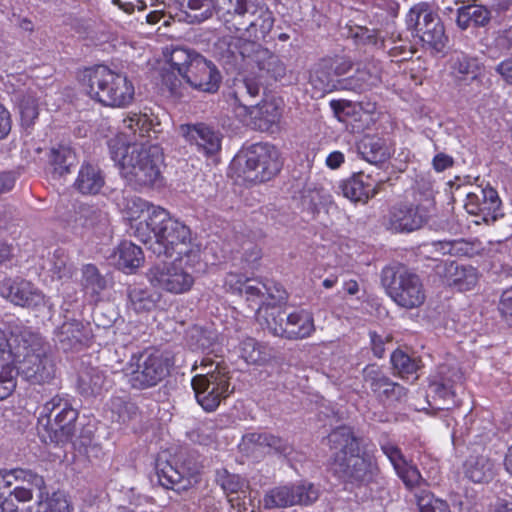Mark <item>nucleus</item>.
Listing matches in <instances>:
<instances>
[{"label":"nucleus","instance_id":"58836bf2","mask_svg":"<svg viewBox=\"0 0 512 512\" xmlns=\"http://www.w3.org/2000/svg\"><path fill=\"white\" fill-rule=\"evenodd\" d=\"M56 341L64 351L75 349L83 341V325L76 320L64 322L56 330Z\"/></svg>","mask_w":512,"mask_h":512},{"label":"nucleus","instance_id":"8fccbe9b","mask_svg":"<svg viewBox=\"0 0 512 512\" xmlns=\"http://www.w3.org/2000/svg\"><path fill=\"white\" fill-rule=\"evenodd\" d=\"M189 338L192 349L206 350L213 345L216 335L212 331L195 326L190 330Z\"/></svg>","mask_w":512,"mask_h":512},{"label":"nucleus","instance_id":"c9c22d12","mask_svg":"<svg viewBox=\"0 0 512 512\" xmlns=\"http://www.w3.org/2000/svg\"><path fill=\"white\" fill-rule=\"evenodd\" d=\"M381 81L380 68L375 63L365 64L362 68L357 69L355 75L350 79L344 80V89L354 91H364Z\"/></svg>","mask_w":512,"mask_h":512},{"label":"nucleus","instance_id":"7ed1b4c3","mask_svg":"<svg viewBox=\"0 0 512 512\" xmlns=\"http://www.w3.org/2000/svg\"><path fill=\"white\" fill-rule=\"evenodd\" d=\"M112 160L121 176L134 188L155 187L162 184L164 155L157 144L124 143L121 138L108 143Z\"/></svg>","mask_w":512,"mask_h":512},{"label":"nucleus","instance_id":"9b49d317","mask_svg":"<svg viewBox=\"0 0 512 512\" xmlns=\"http://www.w3.org/2000/svg\"><path fill=\"white\" fill-rule=\"evenodd\" d=\"M406 25L423 46L440 52L445 46L444 27L437 14L427 3L414 5L406 15Z\"/></svg>","mask_w":512,"mask_h":512},{"label":"nucleus","instance_id":"6ab92c4d","mask_svg":"<svg viewBox=\"0 0 512 512\" xmlns=\"http://www.w3.org/2000/svg\"><path fill=\"white\" fill-rule=\"evenodd\" d=\"M157 118L146 112H130L122 121V130L120 135L114 139L121 138L124 143H140L149 144L152 134L159 133L157 127L159 123Z\"/></svg>","mask_w":512,"mask_h":512},{"label":"nucleus","instance_id":"a18cd8bd","mask_svg":"<svg viewBox=\"0 0 512 512\" xmlns=\"http://www.w3.org/2000/svg\"><path fill=\"white\" fill-rule=\"evenodd\" d=\"M239 354L248 364H260L268 358L266 347L251 337H246L240 342Z\"/></svg>","mask_w":512,"mask_h":512},{"label":"nucleus","instance_id":"37998d69","mask_svg":"<svg viewBox=\"0 0 512 512\" xmlns=\"http://www.w3.org/2000/svg\"><path fill=\"white\" fill-rule=\"evenodd\" d=\"M49 161L53 167V174L61 177L69 172L75 162V153L70 147L59 146L51 149Z\"/></svg>","mask_w":512,"mask_h":512},{"label":"nucleus","instance_id":"338daca9","mask_svg":"<svg viewBox=\"0 0 512 512\" xmlns=\"http://www.w3.org/2000/svg\"><path fill=\"white\" fill-rule=\"evenodd\" d=\"M345 162V155L341 151L335 150L330 152L326 159L325 165L331 169L336 170Z\"/></svg>","mask_w":512,"mask_h":512},{"label":"nucleus","instance_id":"a211bd4d","mask_svg":"<svg viewBox=\"0 0 512 512\" xmlns=\"http://www.w3.org/2000/svg\"><path fill=\"white\" fill-rule=\"evenodd\" d=\"M179 133L196 152L210 157L221 149L222 135L205 123L183 124Z\"/></svg>","mask_w":512,"mask_h":512},{"label":"nucleus","instance_id":"f8f14e48","mask_svg":"<svg viewBox=\"0 0 512 512\" xmlns=\"http://www.w3.org/2000/svg\"><path fill=\"white\" fill-rule=\"evenodd\" d=\"M383 283L391 299L400 307L414 309L420 307L426 299V293L418 275L406 270H383Z\"/></svg>","mask_w":512,"mask_h":512},{"label":"nucleus","instance_id":"c03bdc74","mask_svg":"<svg viewBox=\"0 0 512 512\" xmlns=\"http://www.w3.org/2000/svg\"><path fill=\"white\" fill-rule=\"evenodd\" d=\"M462 374L453 373L451 378L435 379L429 384L428 397L440 399L443 401L451 400L454 397L453 383L461 382Z\"/></svg>","mask_w":512,"mask_h":512},{"label":"nucleus","instance_id":"680f3d73","mask_svg":"<svg viewBox=\"0 0 512 512\" xmlns=\"http://www.w3.org/2000/svg\"><path fill=\"white\" fill-rule=\"evenodd\" d=\"M187 6L190 10H202L200 20L207 19L212 15V0H188Z\"/></svg>","mask_w":512,"mask_h":512},{"label":"nucleus","instance_id":"49530a36","mask_svg":"<svg viewBox=\"0 0 512 512\" xmlns=\"http://www.w3.org/2000/svg\"><path fill=\"white\" fill-rule=\"evenodd\" d=\"M391 363L401 378L417 379L418 376H415V374L419 369V364L416 359L411 358L401 350H396L391 355Z\"/></svg>","mask_w":512,"mask_h":512},{"label":"nucleus","instance_id":"b1692460","mask_svg":"<svg viewBox=\"0 0 512 512\" xmlns=\"http://www.w3.org/2000/svg\"><path fill=\"white\" fill-rule=\"evenodd\" d=\"M216 481L228 496L231 507L237 512H254V506L249 499L246 501L247 482L236 474H230L227 470L217 472Z\"/></svg>","mask_w":512,"mask_h":512},{"label":"nucleus","instance_id":"ea45409f","mask_svg":"<svg viewBox=\"0 0 512 512\" xmlns=\"http://www.w3.org/2000/svg\"><path fill=\"white\" fill-rule=\"evenodd\" d=\"M357 147L363 159L370 163L382 162L389 156L385 141L377 136H364Z\"/></svg>","mask_w":512,"mask_h":512},{"label":"nucleus","instance_id":"6e6d98bb","mask_svg":"<svg viewBox=\"0 0 512 512\" xmlns=\"http://www.w3.org/2000/svg\"><path fill=\"white\" fill-rule=\"evenodd\" d=\"M474 62L464 54H457L451 59V68L456 75L473 73Z\"/></svg>","mask_w":512,"mask_h":512},{"label":"nucleus","instance_id":"4c0bfd02","mask_svg":"<svg viewBox=\"0 0 512 512\" xmlns=\"http://www.w3.org/2000/svg\"><path fill=\"white\" fill-rule=\"evenodd\" d=\"M310 83L319 97L345 87L344 80H337L329 71L328 64L323 61L311 73Z\"/></svg>","mask_w":512,"mask_h":512},{"label":"nucleus","instance_id":"e433bc0d","mask_svg":"<svg viewBox=\"0 0 512 512\" xmlns=\"http://www.w3.org/2000/svg\"><path fill=\"white\" fill-rule=\"evenodd\" d=\"M249 114L259 120L258 127L267 130L278 123L282 113V101L277 99L266 100L258 106H251Z\"/></svg>","mask_w":512,"mask_h":512},{"label":"nucleus","instance_id":"de8ad7c7","mask_svg":"<svg viewBox=\"0 0 512 512\" xmlns=\"http://www.w3.org/2000/svg\"><path fill=\"white\" fill-rule=\"evenodd\" d=\"M129 299L132 309L137 313H141L155 308L160 299V295L146 289L135 287L130 290Z\"/></svg>","mask_w":512,"mask_h":512},{"label":"nucleus","instance_id":"864d4df0","mask_svg":"<svg viewBox=\"0 0 512 512\" xmlns=\"http://www.w3.org/2000/svg\"><path fill=\"white\" fill-rule=\"evenodd\" d=\"M22 124L30 126L38 117V106L35 99H23L19 104Z\"/></svg>","mask_w":512,"mask_h":512},{"label":"nucleus","instance_id":"3c124183","mask_svg":"<svg viewBox=\"0 0 512 512\" xmlns=\"http://www.w3.org/2000/svg\"><path fill=\"white\" fill-rule=\"evenodd\" d=\"M111 419L116 422H125L130 417V412L134 408L133 404L125 402L120 397H114L110 400Z\"/></svg>","mask_w":512,"mask_h":512},{"label":"nucleus","instance_id":"dca6fc26","mask_svg":"<svg viewBox=\"0 0 512 512\" xmlns=\"http://www.w3.org/2000/svg\"><path fill=\"white\" fill-rule=\"evenodd\" d=\"M318 496V490L313 484L301 482L295 485H285L271 489L266 493L263 505L267 509L310 505L318 499Z\"/></svg>","mask_w":512,"mask_h":512},{"label":"nucleus","instance_id":"052dcab7","mask_svg":"<svg viewBox=\"0 0 512 512\" xmlns=\"http://www.w3.org/2000/svg\"><path fill=\"white\" fill-rule=\"evenodd\" d=\"M48 512H73V508L63 492H54L52 493V505Z\"/></svg>","mask_w":512,"mask_h":512},{"label":"nucleus","instance_id":"cd10ccee","mask_svg":"<svg viewBox=\"0 0 512 512\" xmlns=\"http://www.w3.org/2000/svg\"><path fill=\"white\" fill-rule=\"evenodd\" d=\"M194 56H199V54L184 48H174L169 54H165L172 71L164 74L162 79L163 83L172 94H179V87L182 83L183 74L185 73L186 68L190 66Z\"/></svg>","mask_w":512,"mask_h":512},{"label":"nucleus","instance_id":"c756f323","mask_svg":"<svg viewBox=\"0 0 512 512\" xmlns=\"http://www.w3.org/2000/svg\"><path fill=\"white\" fill-rule=\"evenodd\" d=\"M381 449L393 465L397 475L408 488L418 486L422 477L418 469L410 464L402 455L400 449L389 441L381 443Z\"/></svg>","mask_w":512,"mask_h":512},{"label":"nucleus","instance_id":"603ef678","mask_svg":"<svg viewBox=\"0 0 512 512\" xmlns=\"http://www.w3.org/2000/svg\"><path fill=\"white\" fill-rule=\"evenodd\" d=\"M420 512H450L448 504L432 495H424L418 498Z\"/></svg>","mask_w":512,"mask_h":512},{"label":"nucleus","instance_id":"a19ab883","mask_svg":"<svg viewBox=\"0 0 512 512\" xmlns=\"http://www.w3.org/2000/svg\"><path fill=\"white\" fill-rule=\"evenodd\" d=\"M23 480L35 486L38 489H41L44 486L43 477L32 473L31 471L23 470V469H13V470H4L0 471V501L4 502V497L6 489H8L11 485H13L14 481Z\"/></svg>","mask_w":512,"mask_h":512},{"label":"nucleus","instance_id":"bb28decb","mask_svg":"<svg viewBox=\"0 0 512 512\" xmlns=\"http://www.w3.org/2000/svg\"><path fill=\"white\" fill-rule=\"evenodd\" d=\"M365 382L380 400L400 401L406 395L404 387L392 382L377 366L364 370Z\"/></svg>","mask_w":512,"mask_h":512},{"label":"nucleus","instance_id":"aec40b11","mask_svg":"<svg viewBox=\"0 0 512 512\" xmlns=\"http://www.w3.org/2000/svg\"><path fill=\"white\" fill-rule=\"evenodd\" d=\"M464 206L469 214L479 216L485 223H490L500 215L501 200L492 187H475L467 193Z\"/></svg>","mask_w":512,"mask_h":512},{"label":"nucleus","instance_id":"39448f33","mask_svg":"<svg viewBox=\"0 0 512 512\" xmlns=\"http://www.w3.org/2000/svg\"><path fill=\"white\" fill-rule=\"evenodd\" d=\"M159 222L152 229L148 248L157 256L191 258L201 261L200 245L192 238L191 230L183 222L173 218L168 211H158Z\"/></svg>","mask_w":512,"mask_h":512},{"label":"nucleus","instance_id":"f3484780","mask_svg":"<svg viewBox=\"0 0 512 512\" xmlns=\"http://www.w3.org/2000/svg\"><path fill=\"white\" fill-rule=\"evenodd\" d=\"M240 450L247 456L257 457L265 453H275L292 460L293 447L286 439L269 432L245 434L239 444Z\"/></svg>","mask_w":512,"mask_h":512},{"label":"nucleus","instance_id":"4d7b16f0","mask_svg":"<svg viewBox=\"0 0 512 512\" xmlns=\"http://www.w3.org/2000/svg\"><path fill=\"white\" fill-rule=\"evenodd\" d=\"M216 426L213 420L204 421L197 429L198 441L203 445L211 444L216 438Z\"/></svg>","mask_w":512,"mask_h":512},{"label":"nucleus","instance_id":"79ce46f5","mask_svg":"<svg viewBox=\"0 0 512 512\" xmlns=\"http://www.w3.org/2000/svg\"><path fill=\"white\" fill-rule=\"evenodd\" d=\"M490 20V12L481 5H469L458 9L457 25L465 30L471 26H484Z\"/></svg>","mask_w":512,"mask_h":512},{"label":"nucleus","instance_id":"72a5a7b5","mask_svg":"<svg viewBox=\"0 0 512 512\" xmlns=\"http://www.w3.org/2000/svg\"><path fill=\"white\" fill-rule=\"evenodd\" d=\"M113 258L115 265L125 273L134 272L144 263V254L141 248L127 240L118 245Z\"/></svg>","mask_w":512,"mask_h":512},{"label":"nucleus","instance_id":"2eb2a0df","mask_svg":"<svg viewBox=\"0 0 512 512\" xmlns=\"http://www.w3.org/2000/svg\"><path fill=\"white\" fill-rule=\"evenodd\" d=\"M243 177L247 182L270 180L281 167L278 151L267 144H255L244 154Z\"/></svg>","mask_w":512,"mask_h":512},{"label":"nucleus","instance_id":"2f4dec72","mask_svg":"<svg viewBox=\"0 0 512 512\" xmlns=\"http://www.w3.org/2000/svg\"><path fill=\"white\" fill-rule=\"evenodd\" d=\"M464 475L474 483H488L496 473L495 463L485 455L470 456L463 465Z\"/></svg>","mask_w":512,"mask_h":512},{"label":"nucleus","instance_id":"4be33fe9","mask_svg":"<svg viewBox=\"0 0 512 512\" xmlns=\"http://www.w3.org/2000/svg\"><path fill=\"white\" fill-rule=\"evenodd\" d=\"M0 295L21 307L38 308L48 304L45 295L32 283L25 280H3L0 284Z\"/></svg>","mask_w":512,"mask_h":512},{"label":"nucleus","instance_id":"69168bd1","mask_svg":"<svg viewBox=\"0 0 512 512\" xmlns=\"http://www.w3.org/2000/svg\"><path fill=\"white\" fill-rule=\"evenodd\" d=\"M435 171L442 172L453 165V158L444 153H438L432 160Z\"/></svg>","mask_w":512,"mask_h":512},{"label":"nucleus","instance_id":"423d86ee","mask_svg":"<svg viewBox=\"0 0 512 512\" xmlns=\"http://www.w3.org/2000/svg\"><path fill=\"white\" fill-rule=\"evenodd\" d=\"M80 83L83 91L93 100L109 107L123 108L134 99L132 81L123 73L99 65L85 69Z\"/></svg>","mask_w":512,"mask_h":512},{"label":"nucleus","instance_id":"c85d7f7f","mask_svg":"<svg viewBox=\"0 0 512 512\" xmlns=\"http://www.w3.org/2000/svg\"><path fill=\"white\" fill-rule=\"evenodd\" d=\"M379 186V182L372 176L359 172L345 180L340 188L345 198L353 202L366 203L378 193Z\"/></svg>","mask_w":512,"mask_h":512},{"label":"nucleus","instance_id":"f704fd0d","mask_svg":"<svg viewBox=\"0 0 512 512\" xmlns=\"http://www.w3.org/2000/svg\"><path fill=\"white\" fill-rule=\"evenodd\" d=\"M110 386V378L99 368H90L79 376L78 389L84 396L100 395Z\"/></svg>","mask_w":512,"mask_h":512},{"label":"nucleus","instance_id":"20e7f679","mask_svg":"<svg viewBox=\"0 0 512 512\" xmlns=\"http://www.w3.org/2000/svg\"><path fill=\"white\" fill-rule=\"evenodd\" d=\"M327 444L334 450L332 471L346 482L365 484L373 479L376 466L369 455L360 454L357 439L350 427L341 426L327 437Z\"/></svg>","mask_w":512,"mask_h":512},{"label":"nucleus","instance_id":"ddd939ff","mask_svg":"<svg viewBox=\"0 0 512 512\" xmlns=\"http://www.w3.org/2000/svg\"><path fill=\"white\" fill-rule=\"evenodd\" d=\"M118 206L131 233L143 243H148L152 229L160 221L155 215L159 214L158 211H167L136 196L123 197Z\"/></svg>","mask_w":512,"mask_h":512},{"label":"nucleus","instance_id":"e2e57ef3","mask_svg":"<svg viewBox=\"0 0 512 512\" xmlns=\"http://www.w3.org/2000/svg\"><path fill=\"white\" fill-rule=\"evenodd\" d=\"M33 498V494L30 488H26L23 486H17L13 491L9 492V496L4 499V501L11 499L12 503L15 505L13 499L18 501L19 503H25L31 501Z\"/></svg>","mask_w":512,"mask_h":512},{"label":"nucleus","instance_id":"9d476101","mask_svg":"<svg viewBox=\"0 0 512 512\" xmlns=\"http://www.w3.org/2000/svg\"><path fill=\"white\" fill-rule=\"evenodd\" d=\"M170 358L159 350L132 356L124 375L132 387L143 389L158 384L169 372Z\"/></svg>","mask_w":512,"mask_h":512},{"label":"nucleus","instance_id":"0eeeda50","mask_svg":"<svg viewBox=\"0 0 512 512\" xmlns=\"http://www.w3.org/2000/svg\"><path fill=\"white\" fill-rule=\"evenodd\" d=\"M193 371H199L191 380L195 398L206 411H214L232 392L230 384V370L221 362L203 359L199 365L195 364Z\"/></svg>","mask_w":512,"mask_h":512},{"label":"nucleus","instance_id":"bf43d9fd","mask_svg":"<svg viewBox=\"0 0 512 512\" xmlns=\"http://www.w3.org/2000/svg\"><path fill=\"white\" fill-rule=\"evenodd\" d=\"M499 310L507 323L512 326V287L502 293Z\"/></svg>","mask_w":512,"mask_h":512},{"label":"nucleus","instance_id":"774afa93","mask_svg":"<svg viewBox=\"0 0 512 512\" xmlns=\"http://www.w3.org/2000/svg\"><path fill=\"white\" fill-rule=\"evenodd\" d=\"M487 512H512V499L497 498L490 503Z\"/></svg>","mask_w":512,"mask_h":512},{"label":"nucleus","instance_id":"0e129e2a","mask_svg":"<svg viewBox=\"0 0 512 512\" xmlns=\"http://www.w3.org/2000/svg\"><path fill=\"white\" fill-rule=\"evenodd\" d=\"M355 38L365 44H378V35L374 30L365 27H358L355 32Z\"/></svg>","mask_w":512,"mask_h":512},{"label":"nucleus","instance_id":"473e14b6","mask_svg":"<svg viewBox=\"0 0 512 512\" xmlns=\"http://www.w3.org/2000/svg\"><path fill=\"white\" fill-rule=\"evenodd\" d=\"M104 184L105 179L99 167L88 163L81 166L74 187L83 195H96Z\"/></svg>","mask_w":512,"mask_h":512},{"label":"nucleus","instance_id":"5fc2aeb1","mask_svg":"<svg viewBox=\"0 0 512 512\" xmlns=\"http://www.w3.org/2000/svg\"><path fill=\"white\" fill-rule=\"evenodd\" d=\"M44 488H45V485L41 489H39L40 492L37 496V500L35 503H33L32 505H29L25 508H22L20 510L15 505V507L17 509L15 512H48L52 505V494L51 495L46 494L43 491Z\"/></svg>","mask_w":512,"mask_h":512},{"label":"nucleus","instance_id":"f257e3e1","mask_svg":"<svg viewBox=\"0 0 512 512\" xmlns=\"http://www.w3.org/2000/svg\"><path fill=\"white\" fill-rule=\"evenodd\" d=\"M230 7L238 15H249L246 37L231 38L227 44L226 57L239 68L242 74V88L254 98L259 94L263 81L270 77L282 78L286 68L278 56L262 47L257 41L264 39L274 25L272 12L264 5H254L246 0H228Z\"/></svg>","mask_w":512,"mask_h":512},{"label":"nucleus","instance_id":"6e6552de","mask_svg":"<svg viewBox=\"0 0 512 512\" xmlns=\"http://www.w3.org/2000/svg\"><path fill=\"white\" fill-rule=\"evenodd\" d=\"M78 417L67 397L56 395L46 402L38 417L37 430L44 442L64 443L72 439Z\"/></svg>","mask_w":512,"mask_h":512},{"label":"nucleus","instance_id":"5701e85b","mask_svg":"<svg viewBox=\"0 0 512 512\" xmlns=\"http://www.w3.org/2000/svg\"><path fill=\"white\" fill-rule=\"evenodd\" d=\"M156 473L160 484L167 489L187 490L197 482V475L190 469L162 457L156 461Z\"/></svg>","mask_w":512,"mask_h":512},{"label":"nucleus","instance_id":"393cba45","mask_svg":"<svg viewBox=\"0 0 512 512\" xmlns=\"http://www.w3.org/2000/svg\"><path fill=\"white\" fill-rule=\"evenodd\" d=\"M426 218L423 208L413 204H400L391 209L387 227L394 232H411L419 229Z\"/></svg>","mask_w":512,"mask_h":512},{"label":"nucleus","instance_id":"09e8293b","mask_svg":"<svg viewBox=\"0 0 512 512\" xmlns=\"http://www.w3.org/2000/svg\"><path fill=\"white\" fill-rule=\"evenodd\" d=\"M81 284L86 293L92 295H98L106 286L104 278L92 264L83 266Z\"/></svg>","mask_w":512,"mask_h":512},{"label":"nucleus","instance_id":"13d9d810","mask_svg":"<svg viewBox=\"0 0 512 512\" xmlns=\"http://www.w3.org/2000/svg\"><path fill=\"white\" fill-rule=\"evenodd\" d=\"M328 64L329 71L337 79V77L346 74L352 67L351 61L345 57H336L333 60H324Z\"/></svg>","mask_w":512,"mask_h":512},{"label":"nucleus","instance_id":"a878e982","mask_svg":"<svg viewBox=\"0 0 512 512\" xmlns=\"http://www.w3.org/2000/svg\"><path fill=\"white\" fill-rule=\"evenodd\" d=\"M436 273L446 285L460 291L472 289L478 281V273L472 266L459 265L456 262H444L437 266Z\"/></svg>","mask_w":512,"mask_h":512},{"label":"nucleus","instance_id":"412c9836","mask_svg":"<svg viewBox=\"0 0 512 512\" xmlns=\"http://www.w3.org/2000/svg\"><path fill=\"white\" fill-rule=\"evenodd\" d=\"M192 88L213 93L219 88L221 76L216 66L203 56H194L190 66L183 74V79Z\"/></svg>","mask_w":512,"mask_h":512},{"label":"nucleus","instance_id":"f03ea898","mask_svg":"<svg viewBox=\"0 0 512 512\" xmlns=\"http://www.w3.org/2000/svg\"><path fill=\"white\" fill-rule=\"evenodd\" d=\"M41 384L54 376V364L46 354L42 338L28 330L11 333L0 330V400L8 397L16 386L15 377Z\"/></svg>","mask_w":512,"mask_h":512},{"label":"nucleus","instance_id":"1a4fd4ad","mask_svg":"<svg viewBox=\"0 0 512 512\" xmlns=\"http://www.w3.org/2000/svg\"><path fill=\"white\" fill-rule=\"evenodd\" d=\"M201 261L191 258H174L171 263L152 266L147 272L149 283L156 289L171 294L189 292L196 280V271Z\"/></svg>","mask_w":512,"mask_h":512},{"label":"nucleus","instance_id":"4468645a","mask_svg":"<svg viewBox=\"0 0 512 512\" xmlns=\"http://www.w3.org/2000/svg\"><path fill=\"white\" fill-rule=\"evenodd\" d=\"M277 309L271 307L269 316L265 318L266 329L274 336L290 340L310 337L315 331L314 317L307 309H297L286 316V320L276 316Z\"/></svg>","mask_w":512,"mask_h":512},{"label":"nucleus","instance_id":"7c9ffc66","mask_svg":"<svg viewBox=\"0 0 512 512\" xmlns=\"http://www.w3.org/2000/svg\"><path fill=\"white\" fill-rule=\"evenodd\" d=\"M237 283H239V285L235 286L237 292L244 293L248 300L256 301V304L258 305L257 319L261 325H264L262 321H265V318H267L271 312V308H269L271 303L268 299H275L276 296L265 283L247 279L245 282L238 281Z\"/></svg>","mask_w":512,"mask_h":512}]
</instances>
